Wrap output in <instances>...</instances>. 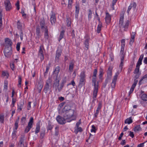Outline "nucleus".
<instances>
[{
	"mask_svg": "<svg viewBox=\"0 0 147 147\" xmlns=\"http://www.w3.org/2000/svg\"><path fill=\"white\" fill-rule=\"evenodd\" d=\"M121 49L120 52V53L123 55V51L124 49V47L125 45V39H122L121 40Z\"/></svg>",
	"mask_w": 147,
	"mask_h": 147,
	"instance_id": "obj_20",
	"label": "nucleus"
},
{
	"mask_svg": "<svg viewBox=\"0 0 147 147\" xmlns=\"http://www.w3.org/2000/svg\"><path fill=\"white\" fill-rule=\"evenodd\" d=\"M123 18L124 15H123L120 16L119 26L120 28H123L124 31H126L128 28L129 21L127 20L125 23H124L123 21Z\"/></svg>",
	"mask_w": 147,
	"mask_h": 147,
	"instance_id": "obj_3",
	"label": "nucleus"
},
{
	"mask_svg": "<svg viewBox=\"0 0 147 147\" xmlns=\"http://www.w3.org/2000/svg\"><path fill=\"white\" fill-rule=\"evenodd\" d=\"M99 111H98V110H96L95 113L94 114V116L95 118H97V115L98 114Z\"/></svg>",
	"mask_w": 147,
	"mask_h": 147,
	"instance_id": "obj_55",
	"label": "nucleus"
},
{
	"mask_svg": "<svg viewBox=\"0 0 147 147\" xmlns=\"http://www.w3.org/2000/svg\"><path fill=\"white\" fill-rule=\"evenodd\" d=\"M97 72V70L96 69H95L94 70V73H93V77H96V75Z\"/></svg>",
	"mask_w": 147,
	"mask_h": 147,
	"instance_id": "obj_63",
	"label": "nucleus"
},
{
	"mask_svg": "<svg viewBox=\"0 0 147 147\" xmlns=\"http://www.w3.org/2000/svg\"><path fill=\"white\" fill-rule=\"evenodd\" d=\"M4 53L5 57H9L11 54V47H5Z\"/></svg>",
	"mask_w": 147,
	"mask_h": 147,
	"instance_id": "obj_8",
	"label": "nucleus"
},
{
	"mask_svg": "<svg viewBox=\"0 0 147 147\" xmlns=\"http://www.w3.org/2000/svg\"><path fill=\"white\" fill-rule=\"evenodd\" d=\"M43 85L39 83L37 85L38 91L39 92H40L42 89Z\"/></svg>",
	"mask_w": 147,
	"mask_h": 147,
	"instance_id": "obj_26",
	"label": "nucleus"
},
{
	"mask_svg": "<svg viewBox=\"0 0 147 147\" xmlns=\"http://www.w3.org/2000/svg\"><path fill=\"white\" fill-rule=\"evenodd\" d=\"M82 131V128L81 127H75L74 132L76 134H77L79 132H81Z\"/></svg>",
	"mask_w": 147,
	"mask_h": 147,
	"instance_id": "obj_25",
	"label": "nucleus"
},
{
	"mask_svg": "<svg viewBox=\"0 0 147 147\" xmlns=\"http://www.w3.org/2000/svg\"><path fill=\"white\" fill-rule=\"evenodd\" d=\"M102 27V23L101 22H100L98 24V25L97 29V32L98 33H99L100 32L101 30V28Z\"/></svg>",
	"mask_w": 147,
	"mask_h": 147,
	"instance_id": "obj_23",
	"label": "nucleus"
},
{
	"mask_svg": "<svg viewBox=\"0 0 147 147\" xmlns=\"http://www.w3.org/2000/svg\"><path fill=\"white\" fill-rule=\"evenodd\" d=\"M134 35H132L131 36V38L130 39V42H129L130 44H132L134 42Z\"/></svg>",
	"mask_w": 147,
	"mask_h": 147,
	"instance_id": "obj_48",
	"label": "nucleus"
},
{
	"mask_svg": "<svg viewBox=\"0 0 147 147\" xmlns=\"http://www.w3.org/2000/svg\"><path fill=\"white\" fill-rule=\"evenodd\" d=\"M26 118L25 117H22L21 119V122L22 124H24L25 123Z\"/></svg>",
	"mask_w": 147,
	"mask_h": 147,
	"instance_id": "obj_47",
	"label": "nucleus"
},
{
	"mask_svg": "<svg viewBox=\"0 0 147 147\" xmlns=\"http://www.w3.org/2000/svg\"><path fill=\"white\" fill-rule=\"evenodd\" d=\"M64 31L63 30L61 32L59 39V41H60V40L63 38L64 35Z\"/></svg>",
	"mask_w": 147,
	"mask_h": 147,
	"instance_id": "obj_32",
	"label": "nucleus"
},
{
	"mask_svg": "<svg viewBox=\"0 0 147 147\" xmlns=\"http://www.w3.org/2000/svg\"><path fill=\"white\" fill-rule=\"evenodd\" d=\"M89 40L88 39H86L84 43V44L85 45V47L87 48V49H88V47H89Z\"/></svg>",
	"mask_w": 147,
	"mask_h": 147,
	"instance_id": "obj_34",
	"label": "nucleus"
},
{
	"mask_svg": "<svg viewBox=\"0 0 147 147\" xmlns=\"http://www.w3.org/2000/svg\"><path fill=\"white\" fill-rule=\"evenodd\" d=\"M76 7V13L78 14L79 12V7L78 5H77L75 7Z\"/></svg>",
	"mask_w": 147,
	"mask_h": 147,
	"instance_id": "obj_44",
	"label": "nucleus"
},
{
	"mask_svg": "<svg viewBox=\"0 0 147 147\" xmlns=\"http://www.w3.org/2000/svg\"><path fill=\"white\" fill-rule=\"evenodd\" d=\"M18 127V126H17V128H16V127L15 126L14 128L13 129V131L12 132L13 134H16L17 132L16 130L17 129Z\"/></svg>",
	"mask_w": 147,
	"mask_h": 147,
	"instance_id": "obj_57",
	"label": "nucleus"
},
{
	"mask_svg": "<svg viewBox=\"0 0 147 147\" xmlns=\"http://www.w3.org/2000/svg\"><path fill=\"white\" fill-rule=\"evenodd\" d=\"M61 114L65 119L67 120V122H70L72 120H75L76 117V113L74 110H70L65 113H61Z\"/></svg>",
	"mask_w": 147,
	"mask_h": 147,
	"instance_id": "obj_1",
	"label": "nucleus"
},
{
	"mask_svg": "<svg viewBox=\"0 0 147 147\" xmlns=\"http://www.w3.org/2000/svg\"><path fill=\"white\" fill-rule=\"evenodd\" d=\"M137 11L136 4L135 3H131L129 6L127 12L128 14H133Z\"/></svg>",
	"mask_w": 147,
	"mask_h": 147,
	"instance_id": "obj_5",
	"label": "nucleus"
},
{
	"mask_svg": "<svg viewBox=\"0 0 147 147\" xmlns=\"http://www.w3.org/2000/svg\"><path fill=\"white\" fill-rule=\"evenodd\" d=\"M61 53V49L58 48L56 52V55L55 58L56 61H58L59 60V57Z\"/></svg>",
	"mask_w": 147,
	"mask_h": 147,
	"instance_id": "obj_13",
	"label": "nucleus"
},
{
	"mask_svg": "<svg viewBox=\"0 0 147 147\" xmlns=\"http://www.w3.org/2000/svg\"><path fill=\"white\" fill-rule=\"evenodd\" d=\"M74 63L73 62H71L69 63V70L71 72L73 69Z\"/></svg>",
	"mask_w": 147,
	"mask_h": 147,
	"instance_id": "obj_28",
	"label": "nucleus"
},
{
	"mask_svg": "<svg viewBox=\"0 0 147 147\" xmlns=\"http://www.w3.org/2000/svg\"><path fill=\"white\" fill-rule=\"evenodd\" d=\"M16 5L17 7V9L18 10L20 9L19 2V1H18L17 2V3L16 4Z\"/></svg>",
	"mask_w": 147,
	"mask_h": 147,
	"instance_id": "obj_64",
	"label": "nucleus"
},
{
	"mask_svg": "<svg viewBox=\"0 0 147 147\" xmlns=\"http://www.w3.org/2000/svg\"><path fill=\"white\" fill-rule=\"evenodd\" d=\"M45 135V132H42L41 133L40 135V138H43Z\"/></svg>",
	"mask_w": 147,
	"mask_h": 147,
	"instance_id": "obj_60",
	"label": "nucleus"
},
{
	"mask_svg": "<svg viewBox=\"0 0 147 147\" xmlns=\"http://www.w3.org/2000/svg\"><path fill=\"white\" fill-rule=\"evenodd\" d=\"M141 98L144 101L147 100V95L146 94H143L142 95Z\"/></svg>",
	"mask_w": 147,
	"mask_h": 147,
	"instance_id": "obj_33",
	"label": "nucleus"
},
{
	"mask_svg": "<svg viewBox=\"0 0 147 147\" xmlns=\"http://www.w3.org/2000/svg\"><path fill=\"white\" fill-rule=\"evenodd\" d=\"M68 7L69 9H71L73 3V0H68Z\"/></svg>",
	"mask_w": 147,
	"mask_h": 147,
	"instance_id": "obj_35",
	"label": "nucleus"
},
{
	"mask_svg": "<svg viewBox=\"0 0 147 147\" xmlns=\"http://www.w3.org/2000/svg\"><path fill=\"white\" fill-rule=\"evenodd\" d=\"M21 43L18 42L17 43L16 46V49L18 51H19L20 50V45Z\"/></svg>",
	"mask_w": 147,
	"mask_h": 147,
	"instance_id": "obj_54",
	"label": "nucleus"
},
{
	"mask_svg": "<svg viewBox=\"0 0 147 147\" xmlns=\"http://www.w3.org/2000/svg\"><path fill=\"white\" fill-rule=\"evenodd\" d=\"M51 79L50 78H49L47 80L46 84L44 88L45 91L46 93H47L48 91L51 89Z\"/></svg>",
	"mask_w": 147,
	"mask_h": 147,
	"instance_id": "obj_6",
	"label": "nucleus"
},
{
	"mask_svg": "<svg viewBox=\"0 0 147 147\" xmlns=\"http://www.w3.org/2000/svg\"><path fill=\"white\" fill-rule=\"evenodd\" d=\"M142 129L140 125H137L134 128V131H135L137 132L141 131Z\"/></svg>",
	"mask_w": 147,
	"mask_h": 147,
	"instance_id": "obj_27",
	"label": "nucleus"
},
{
	"mask_svg": "<svg viewBox=\"0 0 147 147\" xmlns=\"http://www.w3.org/2000/svg\"><path fill=\"white\" fill-rule=\"evenodd\" d=\"M102 107V103L101 102H99L98 105V107L97 108L96 110L99 111L101 109Z\"/></svg>",
	"mask_w": 147,
	"mask_h": 147,
	"instance_id": "obj_50",
	"label": "nucleus"
},
{
	"mask_svg": "<svg viewBox=\"0 0 147 147\" xmlns=\"http://www.w3.org/2000/svg\"><path fill=\"white\" fill-rule=\"evenodd\" d=\"M133 122L132 119V117H130L126 119L125 121V123H128V124H130L131 123Z\"/></svg>",
	"mask_w": 147,
	"mask_h": 147,
	"instance_id": "obj_24",
	"label": "nucleus"
},
{
	"mask_svg": "<svg viewBox=\"0 0 147 147\" xmlns=\"http://www.w3.org/2000/svg\"><path fill=\"white\" fill-rule=\"evenodd\" d=\"M117 0H113L111 7L113 10L114 9V5L115 4Z\"/></svg>",
	"mask_w": 147,
	"mask_h": 147,
	"instance_id": "obj_49",
	"label": "nucleus"
},
{
	"mask_svg": "<svg viewBox=\"0 0 147 147\" xmlns=\"http://www.w3.org/2000/svg\"><path fill=\"white\" fill-rule=\"evenodd\" d=\"M123 64H121L120 63L119 66V69H120V70H119L118 71H119V73H120L122 71V70L123 68Z\"/></svg>",
	"mask_w": 147,
	"mask_h": 147,
	"instance_id": "obj_53",
	"label": "nucleus"
},
{
	"mask_svg": "<svg viewBox=\"0 0 147 147\" xmlns=\"http://www.w3.org/2000/svg\"><path fill=\"white\" fill-rule=\"evenodd\" d=\"M20 38L21 40H23V32L22 31H20Z\"/></svg>",
	"mask_w": 147,
	"mask_h": 147,
	"instance_id": "obj_58",
	"label": "nucleus"
},
{
	"mask_svg": "<svg viewBox=\"0 0 147 147\" xmlns=\"http://www.w3.org/2000/svg\"><path fill=\"white\" fill-rule=\"evenodd\" d=\"M66 22L67 23V25L68 26H69L71 25V22L70 21V19L69 18H67L66 19Z\"/></svg>",
	"mask_w": 147,
	"mask_h": 147,
	"instance_id": "obj_38",
	"label": "nucleus"
},
{
	"mask_svg": "<svg viewBox=\"0 0 147 147\" xmlns=\"http://www.w3.org/2000/svg\"><path fill=\"white\" fill-rule=\"evenodd\" d=\"M144 80L146 81H147V74L144 75L140 80L139 83H140V82H141L142 80Z\"/></svg>",
	"mask_w": 147,
	"mask_h": 147,
	"instance_id": "obj_31",
	"label": "nucleus"
},
{
	"mask_svg": "<svg viewBox=\"0 0 147 147\" xmlns=\"http://www.w3.org/2000/svg\"><path fill=\"white\" fill-rule=\"evenodd\" d=\"M23 104H21L20 105H18V110H19L20 111H21L23 107Z\"/></svg>",
	"mask_w": 147,
	"mask_h": 147,
	"instance_id": "obj_59",
	"label": "nucleus"
},
{
	"mask_svg": "<svg viewBox=\"0 0 147 147\" xmlns=\"http://www.w3.org/2000/svg\"><path fill=\"white\" fill-rule=\"evenodd\" d=\"M40 130V125L39 124H37L35 132V134L36 135L37 137H38L37 133L39 132Z\"/></svg>",
	"mask_w": 147,
	"mask_h": 147,
	"instance_id": "obj_22",
	"label": "nucleus"
},
{
	"mask_svg": "<svg viewBox=\"0 0 147 147\" xmlns=\"http://www.w3.org/2000/svg\"><path fill=\"white\" fill-rule=\"evenodd\" d=\"M112 68L111 67H109V68L108 69L107 71V75L111 77L112 75Z\"/></svg>",
	"mask_w": 147,
	"mask_h": 147,
	"instance_id": "obj_29",
	"label": "nucleus"
},
{
	"mask_svg": "<svg viewBox=\"0 0 147 147\" xmlns=\"http://www.w3.org/2000/svg\"><path fill=\"white\" fill-rule=\"evenodd\" d=\"M7 84L6 82H5L4 85V90H6L7 89Z\"/></svg>",
	"mask_w": 147,
	"mask_h": 147,
	"instance_id": "obj_56",
	"label": "nucleus"
},
{
	"mask_svg": "<svg viewBox=\"0 0 147 147\" xmlns=\"http://www.w3.org/2000/svg\"><path fill=\"white\" fill-rule=\"evenodd\" d=\"M20 118L19 117H18V119L16 120L15 123V126L16 127V128H17V126H18V123L19 120Z\"/></svg>",
	"mask_w": 147,
	"mask_h": 147,
	"instance_id": "obj_43",
	"label": "nucleus"
},
{
	"mask_svg": "<svg viewBox=\"0 0 147 147\" xmlns=\"http://www.w3.org/2000/svg\"><path fill=\"white\" fill-rule=\"evenodd\" d=\"M25 140V137L24 135H21L20 138L19 142L18 143V146L21 147L22 146H24V142Z\"/></svg>",
	"mask_w": 147,
	"mask_h": 147,
	"instance_id": "obj_17",
	"label": "nucleus"
},
{
	"mask_svg": "<svg viewBox=\"0 0 147 147\" xmlns=\"http://www.w3.org/2000/svg\"><path fill=\"white\" fill-rule=\"evenodd\" d=\"M6 11L9 10L11 8V6L9 0H6L4 3Z\"/></svg>",
	"mask_w": 147,
	"mask_h": 147,
	"instance_id": "obj_12",
	"label": "nucleus"
},
{
	"mask_svg": "<svg viewBox=\"0 0 147 147\" xmlns=\"http://www.w3.org/2000/svg\"><path fill=\"white\" fill-rule=\"evenodd\" d=\"M50 20L52 25H54L56 22V18L55 14L53 13L51 16Z\"/></svg>",
	"mask_w": 147,
	"mask_h": 147,
	"instance_id": "obj_15",
	"label": "nucleus"
},
{
	"mask_svg": "<svg viewBox=\"0 0 147 147\" xmlns=\"http://www.w3.org/2000/svg\"><path fill=\"white\" fill-rule=\"evenodd\" d=\"M17 24L18 28L19 29H21L22 28V26L19 21H18Z\"/></svg>",
	"mask_w": 147,
	"mask_h": 147,
	"instance_id": "obj_41",
	"label": "nucleus"
},
{
	"mask_svg": "<svg viewBox=\"0 0 147 147\" xmlns=\"http://www.w3.org/2000/svg\"><path fill=\"white\" fill-rule=\"evenodd\" d=\"M142 60L139 59L137 63V65H136V66L140 67V65H141V64H142Z\"/></svg>",
	"mask_w": 147,
	"mask_h": 147,
	"instance_id": "obj_52",
	"label": "nucleus"
},
{
	"mask_svg": "<svg viewBox=\"0 0 147 147\" xmlns=\"http://www.w3.org/2000/svg\"><path fill=\"white\" fill-rule=\"evenodd\" d=\"M2 14L0 12V31L3 28L2 23Z\"/></svg>",
	"mask_w": 147,
	"mask_h": 147,
	"instance_id": "obj_30",
	"label": "nucleus"
},
{
	"mask_svg": "<svg viewBox=\"0 0 147 147\" xmlns=\"http://www.w3.org/2000/svg\"><path fill=\"white\" fill-rule=\"evenodd\" d=\"M96 129H97L96 128V127L93 125L92 126V129H91V131L92 132H94V133H95L96 132Z\"/></svg>",
	"mask_w": 147,
	"mask_h": 147,
	"instance_id": "obj_39",
	"label": "nucleus"
},
{
	"mask_svg": "<svg viewBox=\"0 0 147 147\" xmlns=\"http://www.w3.org/2000/svg\"><path fill=\"white\" fill-rule=\"evenodd\" d=\"M81 123V119H80L79 121L77 122L76 124V127H79Z\"/></svg>",
	"mask_w": 147,
	"mask_h": 147,
	"instance_id": "obj_62",
	"label": "nucleus"
},
{
	"mask_svg": "<svg viewBox=\"0 0 147 147\" xmlns=\"http://www.w3.org/2000/svg\"><path fill=\"white\" fill-rule=\"evenodd\" d=\"M21 81H22L21 77L20 76H18V86L19 87L21 86Z\"/></svg>",
	"mask_w": 147,
	"mask_h": 147,
	"instance_id": "obj_40",
	"label": "nucleus"
},
{
	"mask_svg": "<svg viewBox=\"0 0 147 147\" xmlns=\"http://www.w3.org/2000/svg\"><path fill=\"white\" fill-rule=\"evenodd\" d=\"M33 121V118L31 117L30 118V120L28 123V125L25 128L24 132L25 133H28L32 127V123Z\"/></svg>",
	"mask_w": 147,
	"mask_h": 147,
	"instance_id": "obj_9",
	"label": "nucleus"
},
{
	"mask_svg": "<svg viewBox=\"0 0 147 147\" xmlns=\"http://www.w3.org/2000/svg\"><path fill=\"white\" fill-rule=\"evenodd\" d=\"M40 26L42 30L45 32L44 37L46 40H48L49 38V36L48 34V30L47 27L45 25V21L42 20L40 22Z\"/></svg>",
	"mask_w": 147,
	"mask_h": 147,
	"instance_id": "obj_4",
	"label": "nucleus"
},
{
	"mask_svg": "<svg viewBox=\"0 0 147 147\" xmlns=\"http://www.w3.org/2000/svg\"><path fill=\"white\" fill-rule=\"evenodd\" d=\"M92 85L94 86V89L93 91V100L92 101L94 102L95 100L96 97L97 95L98 89V83L96 84V77L93 76L92 78Z\"/></svg>",
	"mask_w": 147,
	"mask_h": 147,
	"instance_id": "obj_2",
	"label": "nucleus"
},
{
	"mask_svg": "<svg viewBox=\"0 0 147 147\" xmlns=\"http://www.w3.org/2000/svg\"><path fill=\"white\" fill-rule=\"evenodd\" d=\"M71 109V107L69 105H66L63 109L61 113H64L70 111V110H73Z\"/></svg>",
	"mask_w": 147,
	"mask_h": 147,
	"instance_id": "obj_14",
	"label": "nucleus"
},
{
	"mask_svg": "<svg viewBox=\"0 0 147 147\" xmlns=\"http://www.w3.org/2000/svg\"><path fill=\"white\" fill-rule=\"evenodd\" d=\"M105 20L106 22L108 24L110 23L111 21V17L110 15L108 13H106V16L105 17Z\"/></svg>",
	"mask_w": 147,
	"mask_h": 147,
	"instance_id": "obj_21",
	"label": "nucleus"
},
{
	"mask_svg": "<svg viewBox=\"0 0 147 147\" xmlns=\"http://www.w3.org/2000/svg\"><path fill=\"white\" fill-rule=\"evenodd\" d=\"M60 67L59 66L56 67L54 71H53V75L56 77V78H57V77L59 72Z\"/></svg>",
	"mask_w": 147,
	"mask_h": 147,
	"instance_id": "obj_18",
	"label": "nucleus"
},
{
	"mask_svg": "<svg viewBox=\"0 0 147 147\" xmlns=\"http://www.w3.org/2000/svg\"><path fill=\"white\" fill-rule=\"evenodd\" d=\"M103 74V70L102 69H100L99 71V78H101Z\"/></svg>",
	"mask_w": 147,
	"mask_h": 147,
	"instance_id": "obj_51",
	"label": "nucleus"
},
{
	"mask_svg": "<svg viewBox=\"0 0 147 147\" xmlns=\"http://www.w3.org/2000/svg\"><path fill=\"white\" fill-rule=\"evenodd\" d=\"M43 47L41 46L40 47V49L39 51L38 55H43V51H42Z\"/></svg>",
	"mask_w": 147,
	"mask_h": 147,
	"instance_id": "obj_42",
	"label": "nucleus"
},
{
	"mask_svg": "<svg viewBox=\"0 0 147 147\" xmlns=\"http://www.w3.org/2000/svg\"><path fill=\"white\" fill-rule=\"evenodd\" d=\"M59 80L56 78L55 82L53 86V88H55L56 90H57V88L59 86Z\"/></svg>",
	"mask_w": 147,
	"mask_h": 147,
	"instance_id": "obj_19",
	"label": "nucleus"
},
{
	"mask_svg": "<svg viewBox=\"0 0 147 147\" xmlns=\"http://www.w3.org/2000/svg\"><path fill=\"white\" fill-rule=\"evenodd\" d=\"M139 66H136V68L135 69L134 71V74H137L138 73L139 71Z\"/></svg>",
	"mask_w": 147,
	"mask_h": 147,
	"instance_id": "obj_46",
	"label": "nucleus"
},
{
	"mask_svg": "<svg viewBox=\"0 0 147 147\" xmlns=\"http://www.w3.org/2000/svg\"><path fill=\"white\" fill-rule=\"evenodd\" d=\"M36 33L37 35H39V34L40 33V30L39 28H36Z\"/></svg>",
	"mask_w": 147,
	"mask_h": 147,
	"instance_id": "obj_61",
	"label": "nucleus"
},
{
	"mask_svg": "<svg viewBox=\"0 0 147 147\" xmlns=\"http://www.w3.org/2000/svg\"><path fill=\"white\" fill-rule=\"evenodd\" d=\"M56 119L58 123L61 124L65 123L66 122V120H67L66 119H65L64 117L63 118L59 115L57 117Z\"/></svg>",
	"mask_w": 147,
	"mask_h": 147,
	"instance_id": "obj_11",
	"label": "nucleus"
},
{
	"mask_svg": "<svg viewBox=\"0 0 147 147\" xmlns=\"http://www.w3.org/2000/svg\"><path fill=\"white\" fill-rule=\"evenodd\" d=\"M2 75L3 76H6L7 78H8V74L7 72L3 71L2 72Z\"/></svg>",
	"mask_w": 147,
	"mask_h": 147,
	"instance_id": "obj_45",
	"label": "nucleus"
},
{
	"mask_svg": "<svg viewBox=\"0 0 147 147\" xmlns=\"http://www.w3.org/2000/svg\"><path fill=\"white\" fill-rule=\"evenodd\" d=\"M4 122V115H3L0 114V123H3Z\"/></svg>",
	"mask_w": 147,
	"mask_h": 147,
	"instance_id": "obj_36",
	"label": "nucleus"
},
{
	"mask_svg": "<svg viewBox=\"0 0 147 147\" xmlns=\"http://www.w3.org/2000/svg\"><path fill=\"white\" fill-rule=\"evenodd\" d=\"M92 12L90 9L88 10V19L90 20L91 19L92 17Z\"/></svg>",
	"mask_w": 147,
	"mask_h": 147,
	"instance_id": "obj_37",
	"label": "nucleus"
},
{
	"mask_svg": "<svg viewBox=\"0 0 147 147\" xmlns=\"http://www.w3.org/2000/svg\"><path fill=\"white\" fill-rule=\"evenodd\" d=\"M85 77L86 76L84 72H82L80 75V79L79 83L80 85L82 86L84 84L86 81Z\"/></svg>",
	"mask_w": 147,
	"mask_h": 147,
	"instance_id": "obj_7",
	"label": "nucleus"
},
{
	"mask_svg": "<svg viewBox=\"0 0 147 147\" xmlns=\"http://www.w3.org/2000/svg\"><path fill=\"white\" fill-rule=\"evenodd\" d=\"M119 71H117L115 74V75L113 77L112 81L111 83V86L112 87L114 88L115 86L116 83V82L119 73Z\"/></svg>",
	"mask_w": 147,
	"mask_h": 147,
	"instance_id": "obj_10",
	"label": "nucleus"
},
{
	"mask_svg": "<svg viewBox=\"0 0 147 147\" xmlns=\"http://www.w3.org/2000/svg\"><path fill=\"white\" fill-rule=\"evenodd\" d=\"M5 47H11L12 42L11 40L8 38H6L5 39Z\"/></svg>",
	"mask_w": 147,
	"mask_h": 147,
	"instance_id": "obj_16",
	"label": "nucleus"
}]
</instances>
